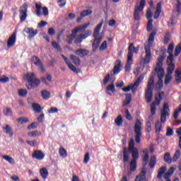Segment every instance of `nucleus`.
I'll return each mask as SVG.
<instances>
[{
	"label": "nucleus",
	"instance_id": "obj_59",
	"mask_svg": "<svg viewBox=\"0 0 181 181\" xmlns=\"http://www.w3.org/2000/svg\"><path fill=\"white\" fill-rule=\"evenodd\" d=\"M4 115H6V116L12 115V109H11L10 107H6L4 112Z\"/></svg>",
	"mask_w": 181,
	"mask_h": 181
},
{
	"label": "nucleus",
	"instance_id": "obj_2",
	"mask_svg": "<svg viewBox=\"0 0 181 181\" xmlns=\"http://www.w3.org/2000/svg\"><path fill=\"white\" fill-rule=\"evenodd\" d=\"M24 81H27L26 87L28 90H32V88H36L40 85V80L36 78L35 76V73L28 72L25 74L23 76Z\"/></svg>",
	"mask_w": 181,
	"mask_h": 181
},
{
	"label": "nucleus",
	"instance_id": "obj_43",
	"mask_svg": "<svg viewBox=\"0 0 181 181\" xmlns=\"http://www.w3.org/2000/svg\"><path fill=\"white\" fill-rule=\"evenodd\" d=\"M156 90H162L163 88V81L162 79H158L156 84Z\"/></svg>",
	"mask_w": 181,
	"mask_h": 181
},
{
	"label": "nucleus",
	"instance_id": "obj_22",
	"mask_svg": "<svg viewBox=\"0 0 181 181\" xmlns=\"http://www.w3.org/2000/svg\"><path fill=\"white\" fill-rule=\"evenodd\" d=\"M162 12V4L158 3L156 12L154 13V19H158Z\"/></svg>",
	"mask_w": 181,
	"mask_h": 181
},
{
	"label": "nucleus",
	"instance_id": "obj_20",
	"mask_svg": "<svg viewBox=\"0 0 181 181\" xmlns=\"http://www.w3.org/2000/svg\"><path fill=\"white\" fill-rule=\"evenodd\" d=\"M134 52H136V49H135L134 44H130L129 46V52L127 54V57L132 59V57H134Z\"/></svg>",
	"mask_w": 181,
	"mask_h": 181
},
{
	"label": "nucleus",
	"instance_id": "obj_49",
	"mask_svg": "<svg viewBox=\"0 0 181 181\" xmlns=\"http://www.w3.org/2000/svg\"><path fill=\"white\" fill-rule=\"evenodd\" d=\"M175 80L177 83L181 82V71L177 69L175 71Z\"/></svg>",
	"mask_w": 181,
	"mask_h": 181
},
{
	"label": "nucleus",
	"instance_id": "obj_53",
	"mask_svg": "<svg viewBox=\"0 0 181 181\" xmlns=\"http://www.w3.org/2000/svg\"><path fill=\"white\" fill-rule=\"evenodd\" d=\"M164 160L165 162H167V163H172V158H170V154H169V153L165 154Z\"/></svg>",
	"mask_w": 181,
	"mask_h": 181
},
{
	"label": "nucleus",
	"instance_id": "obj_29",
	"mask_svg": "<svg viewBox=\"0 0 181 181\" xmlns=\"http://www.w3.org/2000/svg\"><path fill=\"white\" fill-rule=\"evenodd\" d=\"M40 175L43 179H47V176H49V172L47 169L43 168L40 170Z\"/></svg>",
	"mask_w": 181,
	"mask_h": 181
},
{
	"label": "nucleus",
	"instance_id": "obj_39",
	"mask_svg": "<svg viewBox=\"0 0 181 181\" xmlns=\"http://www.w3.org/2000/svg\"><path fill=\"white\" fill-rule=\"evenodd\" d=\"M136 149L135 148V141H134V139H130L129 142V151H134Z\"/></svg>",
	"mask_w": 181,
	"mask_h": 181
},
{
	"label": "nucleus",
	"instance_id": "obj_30",
	"mask_svg": "<svg viewBox=\"0 0 181 181\" xmlns=\"http://www.w3.org/2000/svg\"><path fill=\"white\" fill-rule=\"evenodd\" d=\"M46 80H47V81H46ZM41 81L45 86H49V83H47V81H52V76L51 75H47L46 76V78L45 77L41 78Z\"/></svg>",
	"mask_w": 181,
	"mask_h": 181
},
{
	"label": "nucleus",
	"instance_id": "obj_50",
	"mask_svg": "<svg viewBox=\"0 0 181 181\" xmlns=\"http://www.w3.org/2000/svg\"><path fill=\"white\" fill-rule=\"evenodd\" d=\"M41 94L44 100H47V98H50V93H49V91L47 90H42Z\"/></svg>",
	"mask_w": 181,
	"mask_h": 181
},
{
	"label": "nucleus",
	"instance_id": "obj_31",
	"mask_svg": "<svg viewBox=\"0 0 181 181\" xmlns=\"http://www.w3.org/2000/svg\"><path fill=\"white\" fill-rule=\"evenodd\" d=\"M175 172V168H173V167H171L168 171L167 172V173H165L164 175V179L168 180L170 176H172L173 175Z\"/></svg>",
	"mask_w": 181,
	"mask_h": 181
},
{
	"label": "nucleus",
	"instance_id": "obj_33",
	"mask_svg": "<svg viewBox=\"0 0 181 181\" xmlns=\"http://www.w3.org/2000/svg\"><path fill=\"white\" fill-rule=\"evenodd\" d=\"M132 64V58L127 57V62L125 66V71H129V70H131Z\"/></svg>",
	"mask_w": 181,
	"mask_h": 181
},
{
	"label": "nucleus",
	"instance_id": "obj_4",
	"mask_svg": "<svg viewBox=\"0 0 181 181\" xmlns=\"http://www.w3.org/2000/svg\"><path fill=\"white\" fill-rule=\"evenodd\" d=\"M155 78L153 76L149 78V81L147 83V88L146 90V103H149L152 101V98L153 97V86L155 84Z\"/></svg>",
	"mask_w": 181,
	"mask_h": 181
},
{
	"label": "nucleus",
	"instance_id": "obj_35",
	"mask_svg": "<svg viewBox=\"0 0 181 181\" xmlns=\"http://www.w3.org/2000/svg\"><path fill=\"white\" fill-rule=\"evenodd\" d=\"M115 122L117 127H121L122 125V122H124V120L122 119V116H121V115L118 116L115 119Z\"/></svg>",
	"mask_w": 181,
	"mask_h": 181
},
{
	"label": "nucleus",
	"instance_id": "obj_51",
	"mask_svg": "<svg viewBox=\"0 0 181 181\" xmlns=\"http://www.w3.org/2000/svg\"><path fill=\"white\" fill-rule=\"evenodd\" d=\"M162 131V124H160V122H157L156 123V134H159Z\"/></svg>",
	"mask_w": 181,
	"mask_h": 181
},
{
	"label": "nucleus",
	"instance_id": "obj_14",
	"mask_svg": "<svg viewBox=\"0 0 181 181\" xmlns=\"http://www.w3.org/2000/svg\"><path fill=\"white\" fill-rule=\"evenodd\" d=\"M142 80H144V77L140 76L139 78H137V80L134 82L133 85L132 84L129 85L130 88L133 93H135V91H136V89L139 86V84H141V81H142Z\"/></svg>",
	"mask_w": 181,
	"mask_h": 181
},
{
	"label": "nucleus",
	"instance_id": "obj_52",
	"mask_svg": "<svg viewBox=\"0 0 181 181\" xmlns=\"http://www.w3.org/2000/svg\"><path fill=\"white\" fill-rule=\"evenodd\" d=\"M35 8H36V10H35L36 15L37 16H40L42 15V13H41L42 6L36 4Z\"/></svg>",
	"mask_w": 181,
	"mask_h": 181
},
{
	"label": "nucleus",
	"instance_id": "obj_46",
	"mask_svg": "<svg viewBox=\"0 0 181 181\" xmlns=\"http://www.w3.org/2000/svg\"><path fill=\"white\" fill-rule=\"evenodd\" d=\"M181 112V104L178 106V108L175 110L173 117L175 119H177V117H179V114Z\"/></svg>",
	"mask_w": 181,
	"mask_h": 181
},
{
	"label": "nucleus",
	"instance_id": "obj_26",
	"mask_svg": "<svg viewBox=\"0 0 181 181\" xmlns=\"http://www.w3.org/2000/svg\"><path fill=\"white\" fill-rule=\"evenodd\" d=\"M132 100V95L131 94H127L126 95V99L123 102V107H125L127 105H129V104H131Z\"/></svg>",
	"mask_w": 181,
	"mask_h": 181
},
{
	"label": "nucleus",
	"instance_id": "obj_57",
	"mask_svg": "<svg viewBox=\"0 0 181 181\" xmlns=\"http://www.w3.org/2000/svg\"><path fill=\"white\" fill-rule=\"evenodd\" d=\"M9 81V78L6 76H0V83H8Z\"/></svg>",
	"mask_w": 181,
	"mask_h": 181
},
{
	"label": "nucleus",
	"instance_id": "obj_3",
	"mask_svg": "<svg viewBox=\"0 0 181 181\" xmlns=\"http://www.w3.org/2000/svg\"><path fill=\"white\" fill-rule=\"evenodd\" d=\"M156 35V31L153 30L150 35L148 37V44L144 46L145 50V57L144 60V64H148L151 59H152V52H151V47H152V43L155 40V36Z\"/></svg>",
	"mask_w": 181,
	"mask_h": 181
},
{
	"label": "nucleus",
	"instance_id": "obj_23",
	"mask_svg": "<svg viewBox=\"0 0 181 181\" xmlns=\"http://www.w3.org/2000/svg\"><path fill=\"white\" fill-rule=\"evenodd\" d=\"M101 28H103V21L100 24H98L93 31V37H97L100 35V30H101Z\"/></svg>",
	"mask_w": 181,
	"mask_h": 181
},
{
	"label": "nucleus",
	"instance_id": "obj_42",
	"mask_svg": "<svg viewBox=\"0 0 181 181\" xmlns=\"http://www.w3.org/2000/svg\"><path fill=\"white\" fill-rule=\"evenodd\" d=\"M176 19V17L175 16H173L170 19V22H168V28H170L171 29H173L175 26V20Z\"/></svg>",
	"mask_w": 181,
	"mask_h": 181
},
{
	"label": "nucleus",
	"instance_id": "obj_5",
	"mask_svg": "<svg viewBox=\"0 0 181 181\" xmlns=\"http://www.w3.org/2000/svg\"><path fill=\"white\" fill-rule=\"evenodd\" d=\"M141 136H142V122L136 119L134 124V138L136 144H141Z\"/></svg>",
	"mask_w": 181,
	"mask_h": 181
},
{
	"label": "nucleus",
	"instance_id": "obj_28",
	"mask_svg": "<svg viewBox=\"0 0 181 181\" xmlns=\"http://www.w3.org/2000/svg\"><path fill=\"white\" fill-rule=\"evenodd\" d=\"M165 172H166V167L165 166L161 167L158 170V174L157 175V177H158V179H162V177L163 176V175H165Z\"/></svg>",
	"mask_w": 181,
	"mask_h": 181
},
{
	"label": "nucleus",
	"instance_id": "obj_44",
	"mask_svg": "<svg viewBox=\"0 0 181 181\" xmlns=\"http://www.w3.org/2000/svg\"><path fill=\"white\" fill-rule=\"evenodd\" d=\"M18 124H23L29 122V119L28 117H20L17 119Z\"/></svg>",
	"mask_w": 181,
	"mask_h": 181
},
{
	"label": "nucleus",
	"instance_id": "obj_45",
	"mask_svg": "<svg viewBox=\"0 0 181 181\" xmlns=\"http://www.w3.org/2000/svg\"><path fill=\"white\" fill-rule=\"evenodd\" d=\"M59 155H60V156H62V158L67 157V151H66V149H64V148L60 147Z\"/></svg>",
	"mask_w": 181,
	"mask_h": 181
},
{
	"label": "nucleus",
	"instance_id": "obj_9",
	"mask_svg": "<svg viewBox=\"0 0 181 181\" xmlns=\"http://www.w3.org/2000/svg\"><path fill=\"white\" fill-rule=\"evenodd\" d=\"M175 70V64H168V66L167 68L168 74L165 75V84L168 85L169 83H170V81L172 80V74H173V71Z\"/></svg>",
	"mask_w": 181,
	"mask_h": 181
},
{
	"label": "nucleus",
	"instance_id": "obj_10",
	"mask_svg": "<svg viewBox=\"0 0 181 181\" xmlns=\"http://www.w3.org/2000/svg\"><path fill=\"white\" fill-rule=\"evenodd\" d=\"M169 105L165 103L163 109L161 110L160 122H162V124H165L166 122V117L169 116Z\"/></svg>",
	"mask_w": 181,
	"mask_h": 181
},
{
	"label": "nucleus",
	"instance_id": "obj_47",
	"mask_svg": "<svg viewBox=\"0 0 181 181\" xmlns=\"http://www.w3.org/2000/svg\"><path fill=\"white\" fill-rule=\"evenodd\" d=\"M33 108L37 112H41L42 111V107H40V105L37 103H33Z\"/></svg>",
	"mask_w": 181,
	"mask_h": 181
},
{
	"label": "nucleus",
	"instance_id": "obj_11",
	"mask_svg": "<svg viewBox=\"0 0 181 181\" xmlns=\"http://www.w3.org/2000/svg\"><path fill=\"white\" fill-rule=\"evenodd\" d=\"M20 19L21 22L26 20V17L28 16V4H24L20 8Z\"/></svg>",
	"mask_w": 181,
	"mask_h": 181
},
{
	"label": "nucleus",
	"instance_id": "obj_56",
	"mask_svg": "<svg viewBox=\"0 0 181 181\" xmlns=\"http://www.w3.org/2000/svg\"><path fill=\"white\" fill-rule=\"evenodd\" d=\"M28 95V90H26V89H21L18 91V95H20L21 97H25V95Z\"/></svg>",
	"mask_w": 181,
	"mask_h": 181
},
{
	"label": "nucleus",
	"instance_id": "obj_32",
	"mask_svg": "<svg viewBox=\"0 0 181 181\" xmlns=\"http://www.w3.org/2000/svg\"><path fill=\"white\" fill-rule=\"evenodd\" d=\"M132 153V160H136L138 158H139V152L138 151V148H134V150L130 151Z\"/></svg>",
	"mask_w": 181,
	"mask_h": 181
},
{
	"label": "nucleus",
	"instance_id": "obj_58",
	"mask_svg": "<svg viewBox=\"0 0 181 181\" xmlns=\"http://www.w3.org/2000/svg\"><path fill=\"white\" fill-rule=\"evenodd\" d=\"M145 177H146L145 174L139 175L136 177L135 181H146Z\"/></svg>",
	"mask_w": 181,
	"mask_h": 181
},
{
	"label": "nucleus",
	"instance_id": "obj_40",
	"mask_svg": "<svg viewBox=\"0 0 181 181\" xmlns=\"http://www.w3.org/2000/svg\"><path fill=\"white\" fill-rule=\"evenodd\" d=\"M28 136H40L42 135V132L39 131H33L29 133H28Z\"/></svg>",
	"mask_w": 181,
	"mask_h": 181
},
{
	"label": "nucleus",
	"instance_id": "obj_6",
	"mask_svg": "<svg viewBox=\"0 0 181 181\" xmlns=\"http://www.w3.org/2000/svg\"><path fill=\"white\" fill-rule=\"evenodd\" d=\"M146 4V0H141L140 4L136 5L134 13V18L136 21H139L141 19V13H142V11H144V8H145Z\"/></svg>",
	"mask_w": 181,
	"mask_h": 181
},
{
	"label": "nucleus",
	"instance_id": "obj_15",
	"mask_svg": "<svg viewBox=\"0 0 181 181\" xmlns=\"http://www.w3.org/2000/svg\"><path fill=\"white\" fill-rule=\"evenodd\" d=\"M16 42V33H14L10 36L7 41V47H13Z\"/></svg>",
	"mask_w": 181,
	"mask_h": 181
},
{
	"label": "nucleus",
	"instance_id": "obj_12",
	"mask_svg": "<svg viewBox=\"0 0 181 181\" xmlns=\"http://www.w3.org/2000/svg\"><path fill=\"white\" fill-rule=\"evenodd\" d=\"M175 46L173 45V44H170L168 46V54H170V56H168L167 57V63L168 64H173V49H174Z\"/></svg>",
	"mask_w": 181,
	"mask_h": 181
},
{
	"label": "nucleus",
	"instance_id": "obj_54",
	"mask_svg": "<svg viewBox=\"0 0 181 181\" xmlns=\"http://www.w3.org/2000/svg\"><path fill=\"white\" fill-rule=\"evenodd\" d=\"M179 158H180V151L177 150L173 158V162H176Z\"/></svg>",
	"mask_w": 181,
	"mask_h": 181
},
{
	"label": "nucleus",
	"instance_id": "obj_21",
	"mask_svg": "<svg viewBox=\"0 0 181 181\" xmlns=\"http://www.w3.org/2000/svg\"><path fill=\"white\" fill-rule=\"evenodd\" d=\"M25 32H26V33H28L29 37H30V38L35 37V36H36V35H37V30H34L33 28H26L25 30Z\"/></svg>",
	"mask_w": 181,
	"mask_h": 181
},
{
	"label": "nucleus",
	"instance_id": "obj_41",
	"mask_svg": "<svg viewBox=\"0 0 181 181\" xmlns=\"http://www.w3.org/2000/svg\"><path fill=\"white\" fill-rule=\"evenodd\" d=\"M153 20L149 19L147 23V31L151 32L153 29Z\"/></svg>",
	"mask_w": 181,
	"mask_h": 181
},
{
	"label": "nucleus",
	"instance_id": "obj_8",
	"mask_svg": "<svg viewBox=\"0 0 181 181\" xmlns=\"http://www.w3.org/2000/svg\"><path fill=\"white\" fill-rule=\"evenodd\" d=\"M163 92H161L158 94V97H156V100L151 105V115L148 117V119L150 121H152L153 119V115H155V112H156V105H159L160 104V100H162V95H163Z\"/></svg>",
	"mask_w": 181,
	"mask_h": 181
},
{
	"label": "nucleus",
	"instance_id": "obj_61",
	"mask_svg": "<svg viewBox=\"0 0 181 181\" xmlns=\"http://www.w3.org/2000/svg\"><path fill=\"white\" fill-rule=\"evenodd\" d=\"M58 111H59V109H57V107H52L48 110V112L49 114H54V112H57Z\"/></svg>",
	"mask_w": 181,
	"mask_h": 181
},
{
	"label": "nucleus",
	"instance_id": "obj_16",
	"mask_svg": "<svg viewBox=\"0 0 181 181\" xmlns=\"http://www.w3.org/2000/svg\"><path fill=\"white\" fill-rule=\"evenodd\" d=\"M33 158L37 159V160H42L45 159V153L40 150H37L33 154Z\"/></svg>",
	"mask_w": 181,
	"mask_h": 181
},
{
	"label": "nucleus",
	"instance_id": "obj_18",
	"mask_svg": "<svg viewBox=\"0 0 181 181\" xmlns=\"http://www.w3.org/2000/svg\"><path fill=\"white\" fill-rule=\"evenodd\" d=\"M75 53L80 57H86V56L88 55L89 52L86 49H78L75 52Z\"/></svg>",
	"mask_w": 181,
	"mask_h": 181
},
{
	"label": "nucleus",
	"instance_id": "obj_48",
	"mask_svg": "<svg viewBox=\"0 0 181 181\" xmlns=\"http://www.w3.org/2000/svg\"><path fill=\"white\" fill-rule=\"evenodd\" d=\"M155 165H156V156H153L150 159L149 166L150 168H154Z\"/></svg>",
	"mask_w": 181,
	"mask_h": 181
},
{
	"label": "nucleus",
	"instance_id": "obj_38",
	"mask_svg": "<svg viewBox=\"0 0 181 181\" xmlns=\"http://www.w3.org/2000/svg\"><path fill=\"white\" fill-rule=\"evenodd\" d=\"M95 40L93 41V46L95 47V49H97L100 46V43H101V39L102 37H95Z\"/></svg>",
	"mask_w": 181,
	"mask_h": 181
},
{
	"label": "nucleus",
	"instance_id": "obj_37",
	"mask_svg": "<svg viewBox=\"0 0 181 181\" xmlns=\"http://www.w3.org/2000/svg\"><path fill=\"white\" fill-rule=\"evenodd\" d=\"M130 170L131 172H135L136 170V160H132L130 162Z\"/></svg>",
	"mask_w": 181,
	"mask_h": 181
},
{
	"label": "nucleus",
	"instance_id": "obj_19",
	"mask_svg": "<svg viewBox=\"0 0 181 181\" xmlns=\"http://www.w3.org/2000/svg\"><path fill=\"white\" fill-rule=\"evenodd\" d=\"M69 58L75 66H80V64H81V61L77 56L71 54Z\"/></svg>",
	"mask_w": 181,
	"mask_h": 181
},
{
	"label": "nucleus",
	"instance_id": "obj_64",
	"mask_svg": "<svg viewBox=\"0 0 181 181\" xmlns=\"http://www.w3.org/2000/svg\"><path fill=\"white\" fill-rule=\"evenodd\" d=\"M107 49V41H104L100 47V50H105Z\"/></svg>",
	"mask_w": 181,
	"mask_h": 181
},
{
	"label": "nucleus",
	"instance_id": "obj_36",
	"mask_svg": "<svg viewBox=\"0 0 181 181\" xmlns=\"http://www.w3.org/2000/svg\"><path fill=\"white\" fill-rule=\"evenodd\" d=\"M1 158H3V159H5V160H6L7 162H8V163H11V164H14L15 163V160L9 156H2Z\"/></svg>",
	"mask_w": 181,
	"mask_h": 181
},
{
	"label": "nucleus",
	"instance_id": "obj_62",
	"mask_svg": "<svg viewBox=\"0 0 181 181\" xmlns=\"http://www.w3.org/2000/svg\"><path fill=\"white\" fill-rule=\"evenodd\" d=\"M177 134L180 138V141H179V146L181 149V127L179 128L177 130Z\"/></svg>",
	"mask_w": 181,
	"mask_h": 181
},
{
	"label": "nucleus",
	"instance_id": "obj_27",
	"mask_svg": "<svg viewBox=\"0 0 181 181\" xmlns=\"http://www.w3.org/2000/svg\"><path fill=\"white\" fill-rule=\"evenodd\" d=\"M93 13V10L88 9V10H83L81 12V18H86V16H90Z\"/></svg>",
	"mask_w": 181,
	"mask_h": 181
},
{
	"label": "nucleus",
	"instance_id": "obj_7",
	"mask_svg": "<svg viewBox=\"0 0 181 181\" xmlns=\"http://www.w3.org/2000/svg\"><path fill=\"white\" fill-rule=\"evenodd\" d=\"M163 57L160 56L156 66V71L158 74V79H162L165 76V69L162 67L163 64Z\"/></svg>",
	"mask_w": 181,
	"mask_h": 181
},
{
	"label": "nucleus",
	"instance_id": "obj_55",
	"mask_svg": "<svg viewBox=\"0 0 181 181\" xmlns=\"http://www.w3.org/2000/svg\"><path fill=\"white\" fill-rule=\"evenodd\" d=\"M180 52H181V44H178L175 47V51L174 53L175 56V57L179 56V54L180 53Z\"/></svg>",
	"mask_w": 181,
	"mask_h": 181
},
{
	"label": "nucleus",
	"instance_id": "obj_1",
	"mask_svg": "<svg viewBox=\"0 0 181 181\" xmlns=\"http://www.w3.org/2000/svg\"><path fill=\"white\" fill-rule=\"evenodd\" d=\"M88 26H90V23H88L83 25H78L72 30V33L66 36V42L68 45H71L73 43V40L75 45H78V43H81L84 39H87V37L91 36L93 33L91 30H88L84 32V30H86ZM77 33L80 34L77 35Z\"/></svg>",
	"mask_w": 181,
	"mask_h": 181
},
{
	"label": "nucleus",
	"instance_id": "obj_63",
	"mask_svg": "<svg viewBox=\"0 0 181 181\" xmlns=\"http://www.w3.org/2000/svg\"><path fill=\"white\" fill-rule=\"evenodd\" d=\"M52 45L54 49H57V50H61L60 45H59V44H57V42H56L54 41L52 42Z\"/></svg>",
	"mask_w": 181,
	"mask_h": 181
},
{
	"label": "nucleus",
	"instance_id": "obj_13",
	"mask_svg": "<svg viewBox=\"0 0 181 181\" xmlns=\"http://www.w3.org/2000/svg\"><path fill=\"white\" fill-rule=\"evenodd\" d=\"M62 59H64V60L66 64L68 66L69 69H70V70H71L74 73H77V68H76V66H74V65H73L71 64L70 60L69 59H67V57H66L63 54H62Z\"/></svg>",
	"mask_w": 181,
	"mask_h": 181
},
{
	"label": "nucleus",
	"instance_id": "obj_24",
	"mask_svg": "<svg viewBox=\"0 0 181 181\" xmlns=\"http://www.w3.org/2000/svg\"><path fill=\"white\" fill-rule=\"evenodd\" d=\"M3 129L7 134V135H9L11 137L13 136V131L12 130V127H11L9 125L6 124L4 127H3Z\"/></svg>",
	"mask_w": 181,
	"mask_h": 181
},
{
	"label": "nucleus",
	"instance_id": "obj_60",
	"mask_svg": "<svg viewBox=\"0 0 181 181\" xmlns=\"http://www.w3.org/2000/svg\"><path fill=\"white\" fill-rule=\"evenodd\" d=\"M107 91H112V93H114L115 91V86L114 84H111L107 86Z\"/></svg>",
	"mask_w": 181,
	"mask_h": 181
},
{
	"label": "nucleus",
	"instance_id": "obj_25",
	"mask_svg": "<svg viewBox=\"0 0 181 181\" xmlns=\"http://www.w3.org/2000/svg\"><path fill=\"white\" fill-rule=\"evenodd\" d=\"M129 160V151L127 148H124L123 150V162H128Z\"/></svg>",
	"mask_w": 181,
	"mask_h": 181
},
{
	"label": "nucleus",
	"instance_id": "obj_17",
	"mask_svg": "<svg viewBox=\"0 0 181 181\" xmlns=\"http://www.w3.org/2000/svg\"><path fill=\"white\" fill-rule=\"evenodd\" d=\"M121 67H122V64L121 63V61H116L115 65L113 68V76L115 74H118L119 71H121Z\"/></svg>",
	"mask_w": 181,
	"mask_h": 181
},
{
	"label": "nucleus",
	"instance_id": "obj_34",
	"mask_svg": "<svg viewBox=\"0 0 181 181\" xmlns=\"http://www.w3.org/2000/svg\"><path fill=\"white\" fill-rule=\"evenodd\" d=\"M32 63H33V64H35V66H38L42 64V61H40V59H39V57H33L32 59Z\"/></svg>",
	"mask_w": 181,
	"mask_h": 181
}]
</instances>
